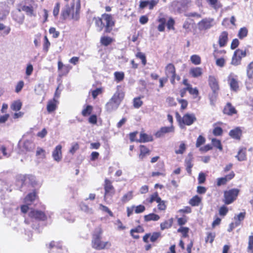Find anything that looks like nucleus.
<instances>
[{"mask_svg":"<svg viewBox=\"0 0 253 253\" xmlns=\"http://www.w3.org/2000/svg\"><path fill=\"white\" fill-rule=\"evenodd\" d=\"M95 26L98 29L99 32L104 29V33H110L115 25L116 21L113 16L111 14L103 13L101 17L93 18Z\"/></svg>","mask_w":253,"mask_h":253,"instance_id":"1","label":"nucleus"},{"mask_svg":"<svg viewBox=\"0 0 253 253\" xmlns=\"http://www.w3.org/2000/svg\"><path fill=\"white\" fill-rule=\"evenodd\" d=\"M103 230L100 226L95 228L92 234L91 246L93 249L101 250L111 247L110 242L101 241Z\"/></svg>","mask_w":253,"mask_h":253,"instance_id":"2","label":"nucleus"},{"mask_svg":"<svg viewBox=\"0 0 253 253\" xmlns=\"http://www.w3.org/2000/svg\"><path fill=\"white\" fill-rule=\"evenodd\" d=\"M74 10V4H72L70 6L69 4H66L65 6L62 8L60 15V18L62 20H66L70 16L71 18L74 20H78L80 18V14L81 10V2L79 0L76 4V11Z\"/></svg>","mask_w":253,"mask_h":253,"instance_id":"3","label":"nucleus"},{"mask_svg":"<svg viewBox=\"0 0 253 253\" xmlns=\"http://www.w3.org/2000/svg\"><path fill=\"white\" fill-rule=\"evenodd\" d=\"M208 83L211 92L208 94V97L211 105H214L216 101L220 90V85L218 79L215 76L210 75L208 77Z\"/></svg>","mask_w":253,"mask_h":253,"instance_id":"4","label":"nucleus"},{"mask_svg":"<svg viewBox=\"0 0 253 253\" xmlns=\"http://www.w3.org/2000/svg\"><path fill=\"white\" fill-rule=\"evenodd\" d=\"M125 93L123 91L116 92L109 101L106 104L105 108L108 112L116 110L124 99Z\"/></svg>","mask_w":253,"mask_h":253,"instance_id":"5","label":"nucleus"},{"mask_svg":"<svg viewBox=\"0 0 253 253\" xmlns=\"http://www.w3.org/2000/svg\"><path fill=\"white\" fill-rule=\"evenodd\" d=\"M157 21L159 23L157 27V29L159 32H164L165 30V26L166 25L167 29L169 30H174L175 29L174 25L175 21L172 18H169L167 22V19L163 13H161L159 14L157 19Z\"/></svg>","mask_w":253,"mask_h":253,"instance_id":"6","label":"nucleus"},{"mask_svg":"<svg viewBox=\"0 0 253 253\" xmlns=\"http://www.w3.org/2000/svg\"><path fill=\"white\" fill-rule=\"evenodd\" d=\"M165 73L167 78H169L170 83L173 85L176 84V81H179L180 77L176 74V68L172 63L168 64L165 68Z\"/></svg>","mask_w":253,"mask_h":253,"instance_id":"7","label":"nucleus"},{"mask_svg":"<svg viewBox=\"0 0 253 253\" xmlns=\"http://www.w3.org/2000/svg\"><path fill=\"white\" fill-rule=\"evenodd\" d=\"M175 118L181 126H191L197 120L194 114L186 113L181 117L177 112L175 113Z\"/></svg>","mask_w":253,"mask_h":253,"instance_id":"8","label":"nucleus"},{"mask_svg":"<svg viewBox=\"0 0 253 253\" xmlns=\"http://www.w3.org/2000/svg\"><path fill=\"white\" fill-rule=\"evenodd\" d=\"M240 190L238 188H232L223 192V202L226 205H230L236 200Z\"/></svg>","mask_w":253,"mask_h":253,"instance_id":"9","label":"nucleus"},{"mask_svg":"<svg viewBox=\"0 0 253 253\" xmlns=\"http://www.w3.org/2000/svg\"><path fill=\"white\" fill-rule=\"evenodd\" d=\"M104 189V198L106 200L107 198L112 197L115 194L116 190L113 185L112 181L107 178L104 179L103 184Z\"/></svg>","mask_w":253,"mask_h":253,"instance_id":"10","label":"nucleus"},{"mask_svg":"<svg viewBox=\"0 0 253 253\" xmlns=\"http://www.w3.org/2000/svg\"><path fill=\"white\" fill-rule=\"evenodd\" d=\"M28 216L30 218L39 221H44L47 219V216L44 211L35 209L30 210Z\"/></svg>","mask_w":253,"mask_h":253,"instance_id":"11","label":"nucleus"},{"mask_svg":"<svg viewBox=\"0 0 253 253\" xmlns=\"http://www.w3.org/2000/svg\"><path fill=\"white\" fill-rule=\"evenodd\" d=\"M246 56V49L243 50L240 48L236 49L232 56L231 64L234 66H238L241 64L242 58Z\"/></svg>","mask_w":253,"mask_h":253,"instance_id":"12","label":"nucleus"},{"mask_svg":"<svg viewBox=\"0 0 253 253\" xmlns=\"http://www.w3.org/2000/svg\"><path fill=\"white\" fill-rule=\"evenodd\" d=\"M227 82L231 90L237 91L239 90V81L237 75L230 73L227 77Z\"/></svg>","mask_w":253,"mask_h":253,"instance_id":"13","label":"nucleus"},{"mask_svg":"<svg viewBox=\"0 0 253 253\" xmlns=\"http://www.w3.org/2000/svg\"><path fill=\"white\" fill-rule=\"evenodd\" d=\"M213 18H204L198 23L199 29L201 31L209 29L213 26Z\"/></svg>","mask_w":253,"mask_h":253,"instance_id":"14","label":"nucleus"},{"mask_svg":"<svg viewBox=\"0 0 253 253\" xmlns=\"http://www.w3.org/2000/svg\"><path fill=\"white\" fill-rule=\"evenodd\" d=\"M246 73L249 81L246 82V85L248 89H250L252 88V84L253 82V61L247 65Z\"/></svg>","mask_w":253,"mask_h":253,"instance_id":"15","label":"nucleus"},{"mask_svg":"<svg viewBox=\"0 0 253 253\" xmlns=\"http://www.w3.org/2000/svg\"><path fill=\"white\" fill-rule=\"evenodd\" d=\"M174 127L173 125H171L170 126H164L160 128L155 134V135L157 138H160L163 137L166 134L174 132Z\"/></svg>","mask_w":253,"mask_h":253,"instance_id":"16","label":"nucleus"},{"mask_svg":"<svg viewBox=\"0 0 253 253\" xmlns=\"http://www.w3.org/2000/svg\"><path fill=\"white\" fill-rule=\"evenodd\" d=\"M72 67L70 65H64L61 60L58 62V71L61 76H66L71 70Z\"/></svg>","mask_w":253,"mask_h":253,"instance_id":"17","label":"nucleus"},{"mask_svg":"<svg viewBox=\"0 0 253 253\" xmlns=\"http://www.w3.org/2000/svg\"><path fill=\"white\" fill-rule=\"evenodd\" d=\"M222 112L225 115L231 116L237 114L238 112L235 107L232 105L231 103L227 102L224 106Z\"/></svg>","mask_w":253,"mask_h":253,"instance_id":"18","label":"nucleus"},{"mask_svg":"<svg viewBox=\"0 0 253 253\" xmlns=\"http://www.w3.org/2000/svg\"><path fill=\"white\" fill-rule=\"evenodd\" d=\"M53 159L56 162H59L62 158V146L60 144L57 145L52 152V154Z\"/></svg>","mask_w":253,"mask_h":253,"instance_id":"19","label":"nucleus"},{"mask_svg":"<svg viewBox=\"0 0 253 253\" xmlns=\"http://www.w3.org/2000/svg\"><path fill=\"white\" fill-rule=\"evenodd\" d=\"M139 153L138 157L139 159L142 160L146 156H149L151 153V150L148 147L144 145H140L139 146Z\"/></svg>","mask_w":253,"mask_h":253,"instance_id":"20","label":"nucleus"},{"mask_svg":"<svg viewBox=\"0 0 253 253\" xmlns=\"http://www.w3.org/2000/svg\"><path fill=\"white\" fill-rule=\"evenodd\" d=\"M228 41V33L227 31L222 32L218 38V43L220 47H224Z\"/></svg>","mask_w":253,"mask_h":253,"instance_id":"21","label":"nucleus"},{"mask_svg":"<svg viewBox=\"0 0 253 253\" xmlns=\"http://www.w3.org/2000/svg\"><path fill=\"white\" fill-rule=\"evenodd\" d=\"M242 134V131L239 127H236L234 129L231 130L229 132V135L230 137L236 140H240L241 139Z\"/></svg>","mask_w":253,"mask_h":253,"instance_id":"22","label":"nucleus"},{"mask_svg":"<svg viewBox=\"0 0 253 253\" xmlns=\"http://www.w3.org/2000/svg\"><path fill=\"white\" fill-rule=\"evenodd\" d=\"M189 74L193 78H198L203 74V69L199 67H192L189 70Z\"/></svg>","mask_w":253,"mask_h":253,"instance_id":"23","label":"nucleus"},{"mask_svg":"<svg viewBox=\"0 0 253 253\" xmlns=\"http://www.w3.org/2000/svg\"><path fill=\"white\" fill-rule=\"evenodd\" d=\"M222 125L223 123L221 122H218L213 124L212 133L214 136H221L222 135L223 132V129L220 126H218Z\"/></svg>","mask_w":253,"mask_h":253,"instance_id":"24","label":"nucleus"},{"mask_svg":"<svg viewBox=\"0 0 253 253\" xmlns=\"http://www.w3.org/2000/svg\"><path fill=\"white\" fill-rule=\"evenodd\" d=\"M58 101L55 98L49 100L47 104V111L50 113L54 112L57 108Z\"/></svg>","mask_w":253,"mask_h":253,"instance_id":"25","label":"nucleus"},{"mask_svg":"<svg viewBox=\"0 0 253 253\" xmlns=\"http://www.w3.org/2000/svg\"><path fill=\"white\" fill-rule=\"evenodd\" d=\"M153 140V138L151 135H148L144 132H141L140 133L139 139L137 140V142L140 143H145L151 142Z\"/></svg>","mask_w":253,"mask_h":253,"instance_id":"26","label":"nucleus"},{"mask_svg":"<svg viewBox=\"0 0 253 253\" xmlns=\"http://www.w3.org/2000/svg\"><path fill=\"white\" fill-rule=\"evenodd\" d=\"M144 232V229L143 227L141 225H138L136 227L130 230V234L133 238L138 239L139 238V236L138 235H134V233H143Z\"/></svg>","mask_w":253,"mask_h":253,"instance_id":"27","label":"nucleus"},{"mask_svg":"<svg viewBox=\"0 0 253 253\" xmlns=\"http://www.w3.org/2000/svg\"><path fill=\"white\" fill-rule=\"evenodd\" d=\"M115 41L114 39L109 36H102L100 38V42L102 45L107 46Z\"/></svg>","mask_w":253,"mask_h":253,"instance_id":"28","label":"nucleus"},{"mask_svg":"<svg viewBox=\"0 0 253 253\" xmlns=\"http://www.w3.org/2000/svg\"><path fill=\"white\" fill-rule=\"evenodd\" d=\"M38 196L36 191L34 190L33 192L29 193L25 198L24 201L28 205H31L36 199Z\"/></svg>","mask_w":253,"mask_h":253,"instance_id":"29","label":"nucleus"},{"mask_svg":"<svg viewBox=\"0 0 253 253\" xmlns=\"http://www.w3.org/2000/svg\"><path fill=\"white\" fill-rule=\"evenodd\" d=\"M246 151L247 149L245 147H242L239 149L237 155L236 156V158L238 161H243L247 159Z\"/></svg>","mask_w":253,"mask_h":253,"instance_id":"30","label":"nucleus"},{"mask_svg":"<svg viewBox=\"0 0 253 253\" xmlns=\"http://www.w3.org/2000/svg\"><path fill=\"white\" fill-rule=\"evenodd\" d=\"M202 198L198 195L194 196L190 200L188 203L192 207H197L200 205L202 202Z\"/></svg>","mask_w":253,"mask_h":253,"instance_id":"31","label":"nucleus"},{"mask_svg":"<svg viewBox=\"0 0 253 253\" xmlns=\"http://www.w3.org/2000/svg\"><path fill=\"white\" fill-rule=\"evenodd\" d=\"M173 222V218H170L168 220H165L164 222L161 223L160 228L161 230H164L170 228Z\"/></svg>","mask_w":253,"mask_h":253,"instance_id":"32","label":"nucleus"},{"mask_svg":"<svg viewBox=\"0 0 253 253\" xmlns=\"http://www.w3.org/2000/svg\"><path fill=\"white\" fill-rule=\"evenodd\" d=\"M160 218L158 214L154 213H151L144 216V220L145 222H149L150 221H158Z\"/></svg>","mask_w":253,"mask_h":253,"instance_id":"33","label":"nucleus"},{"mask_svg":"<svg viewBox=\"0 0 253 253\" xmlns=\"http://www.w3.org/2000/svg\"><path fill=\"white\" fill-rule=\"evenodd\" d=\"M93 106L90 105H86L82 111V115L83 117H87L90 115L93 111Z\"/></svg>","mask_w":253,"mask_h":253,"instance_id":"34","label":"nucleus"},{"mask_svg":"<svg viewBox=\"0 0 253 253\" xmlns=\"http://www.w3.org/2000/svg\"><path fill=\"white\" fill-rule=\"evenodd\" d=\"M143 97V96L135 97L133 99V106L134 108H139L143 105V101L141 98Z\"/></svg>","mask_w":253,"mask_h":253,"instance_id":"35","label":"nucleus"},{"mask_svg":"<svg viewBox=\"0 0 253 253\" xmlns=\"http://www.w3.org/2000/svg\"><path fill=\"white\" fill-rule=\"evenodd\" d=\"M160 199L158 192H155L150 195L149 199H147V201L149 203L151 204L155 201L157 203L160 202Z\"/></svg>","mask_w":253,"mask_h":253,"instance_id":"36","label":"nucleus"},{"mask_svg":"<svg viewBox=\"0 0 253 253\" xmlns=\"http://www.w3.org/2000/svg\"><path fill=\"white\" fill-rule=\"evenodd\" d=\"M248 34V29L246 27H244L240 29L238 33V37L240 39L242 40L244 38L246 37Z\"/></svg>","mask_w":253,"mask_h":253,"instance_id":"37","label":"nucleus"},{"mask_svg":"<svg viewBox=\"0 0 253 253\" xmlns=\"http://www.w3.org/2000/svg\"><path fill=\"white\" fill-rule=\"evenodd\" d=\"M22 103L19 100L14 101L11 105V108L13 111H18L22 107Z\"/></svg>","mask_w":253,"mask_h":253,"instance_id":"38","label":"nucleus"},{"mask_svg":"<svg viewBox=\"0 0 253 253\" xmlns=\"http://www.w3.org/2000/svg\"><path fill=\"white\" fill-rule=\"evenodd\" d=\"M190 61L195 65H200L201 63V57L197 54L191 55L190 57Z\"/></svg>","mask_w":253,"mask_h":253,"instance_id":"39","label":"nucleus"},{"mask_svg":"<svg viewBox=\"0 0 253 253\" xmlns=\"http://www.w3.org/2000/svg\"><path fill=\"white\" fill-rule=\"evenodd\" d=\"M115 80L117 83L122 81L125 78V74L123 72H115L114 74Z\"/></svg>","mask_w":253,"mask_h":253,"instance_id":"40","label":"nucleus"},{"mask_svg":"<svg viewBox=\"0 0 253 253\" xmlns=\"http://www.w3.org/2000/svg\"><path fill=\"white\" fill-rule=\"evenodd\" d=\"M192 161V159H189L185 161L186 170L189 175L192 174V168L193 166Z\"/></svg>","mask_w":253,"mask_h":253,"instance_id":"41","label":"nucleus"},{"mask_svg":"<svg viewBox=\"0 0 253 253\" xmlns=\"http://www.w3.org/2000/svg\"><path fill=\"white\" fill-rule=\"evenodd\" d=\"M133 197L132 191H129L127 193L123 195L121 198V201L123 203H126L130 201Z\"/></svg>","mask_w":253,"mask_h":253,"instance_id":"42","label":"nucleus"},{"mask_svg":"<svg viewBox=\"0 0 253 253\" xmlns=\"http://www.w3.org/2000/svg\"><path fill=\"white\" fill-rule=\"evenodd\" d=\"M21 9L25 11L27 15L32 16L34 15V8L32 6L23 5Z\"/></svg>","mask_w":253,"mask_h":253,"instance_id":"43","label":"nucleus"},{"mask_svg":"<svg viewBox=\"0 0 253 253\" xmlns=\"http://www.w3.org/2000/svg\"><path fill=\"white\" fill-rule=\"evenodd\" d=\"M135 56L136 58H139L141 60L142 64L143 66H145L146 65L147 59L144 53L141 52H138L136 53Z\"/></svg>","mask_w":253,"mask_h":253,"instance_id":"44","label":"nucleus"},{"mask_svg":"<svg viewBox=\"0 0 253 253\" xmlns=\"http://www.w3.org/2000/svg\"><path fill=\"white\" fill-rule=\"evenodd\" d=\"M215 232H208L207 233V236L205 238L206 243L209 242L212 244L215 239Z\"/></svg>","mask_w":253,"mask_h":253,"instance_id":"45","label":"nucleus"},{"mask_svg":"<svg viewBox=\"0 0 253 253\" xmlns=\"http://www.w3.org/2000/svg\"><path fill=\"white\" fill-rule=\"evenodd\" d=\"M225 205L221 206L218 210L219 215L222 217L226 216L229 211L228 208Z\"/></svg>","mask_w":253,"mask_h":253,"instance_id":"46","label":"nucleus"},{"mask_svg":"<svg viewBox=\"0 0 253 253\" xmlns=\"http://www.w3.org/2000/svg\"><path fill=\"white\" fill-rule=\"evenodd\" d=\"M247 252L248 253H253V234L249 237Z\"/></svg>","mask_w":253,"mask_h":253,"instance_id":"47","label":"nucleus"},{"mask_svg":"<svg viewBox=\"0 0 253 253\" xmlns=\"http://www.w3.org/2000/svg\"><path fill=\"white\" fill-rule=\"evenodd\" d=\"M226 53V51L224 49L219 50L217 48H215L212 54L214 58L219 57L221 55H224Z\"/></svg>","mask_w":253,"mask_h":253,"instance_id":"48","label":"nucleus"},{"mask_svg":"<svg viewBox=\"0 0 253 253\" xmlns=\"http://www.w3.org/2000/svg\"><path fill=\"white\" fill-rule=\"evenodd\" d=\"M211 142L212 145L214 147H216V148L218 149L220 151L222 150V146L220 140H218L216 138H212L211 139Z\"/></svg>","mask_w":253,"mask_h":253,"instance_id":"49","label":"nucleus"},{"mask_svg":"<svg viewBox=\"0 0 253 253\" xmlns=\"http://www.w3.org/2000/svg\"><path fill=\"white\" fill-rule=\"evenodd\" d=\"M177 101L180 104V110L183 111L185 110L188 106V101L186 99H178Z\"/></svg>","mask_w":253,"mask_h":253,"instance_id":"50","label":"nucleus"},{"mask_svg":"<svg viewBox=\"0 0 253 253\" xmlns=\"http://www.w3.org/2000/svg\"><path fill=\"white\" fill-rule=\"evenodd\" d=\"M134 212L137 214L143 212L146 209L145 207L143 205H134Z\"/></svg>","mask_w":253,"mask_h":253,"instance_id":"51","label":"nucleus"},{"mask_svg":"<svg viewBox=\"0 0 253 253\" xmlns=\"http://www.w3.org/2000/svg\"><path fill=\"white\" fill-rule=\"evenodd\" d=\"M60 8V3L57 2L54 7L53 10V15L55 18H57L59 15Z\"/></svg>","mask_w":253,"mask_h":253,"instance_id":"52","label":"nucleus"},{"mask_svg":"<svg viewBox=\"0 0 253 253\" xmlns=\"http://www.w3.org/2000/svg\"><path fill=\"white\" fill-rule=\"evenodd\" d=\"M206 142V138L202 135H199L196 140V146L198 148L202 145L204 144Z\"/></svg>","mask_w":253,"mask_h":253,"instance_id":"53","label":"nucleus"},{"mask_svg":"<svg viewBox=\"0 0 253 253\" xmlns=\"http://www.w3.org/2000/svg\"><path fill=\"white\" fill-rule=\"evenodd\" d=\"M50 45V43L48 40V38L46 36L44 37V42L43 44V50L45 52H47L48 51L49 46Z\"/></svg>","mask_w":253,"mask_h":253,"instance_id":"54","label":"nucleus"},{"mask_svg":"<svg viewBox=\"0 0 253 253\" xmlns=\"http://www.w3.org/2000/svg\"><path fill=\"white\" fill-rule=\"evenodd\" d=\"M161 237V234L159 232H153L151 234L150 240L151 242H155L159 238Z\"/></svg>","mask_w":253,"mask_h":253,"instance_id":"55","label":"nucleus"},{"mask_svg":"<svg viewBox=\"0 0 253 253\" xmlns=\"http://www.w3.org/2000/svg\"><path fill=\"white\" fill-rule=\"evenodd\" d=\"M166 201H164V200H162L161 199V198L160 199V201L159 202H157L158 203V206H157V207H158V209L159 210V211H164L166 210L167 209V205H166Z\"/></svg>","mask_w":253,"mask_h":253,"instance_id":"56","label":"nucleus"},{"mask_svg":"<svg viewBox=\"0 0 253 253\" xmlns=\"http://www.w3.org/2000/svg\"><path fill=\"white\" fill-rule=\"evenodd\" d=\"M166 102L169 106H175L176 105V102L175 101L174 98L171 96H168L166 99Z\"/></svg>","mask_w":253,"mask_h":253,"instance_id":"57","label":"nucleus"},{"mask_svg":"<svg viewBox=\"0 0 253 253\" xmlns=\"http://www.w3.org/2000/svg\"><path fill=\"white\" fill-rule=\"evenodd\" d=\"M189 228L186 227H181L177 230L178 232H180L182 234L184 237L188 236V233L189 232Z\"/></svg>","mask_w":253,"mask_h":253,"instance_id":"58","label":"nucleus"},{"mask_svg":"<svg viewBox=\"0 0 253 253\" xmlns=\"http://www.w3.org/2000/svg\"><path fill=\"white\" fill-rule=\"evenodd\" d=\"M227 183L225 178L223 177H219L216 179V185L217 187H220L222 185H225Z\"/></svg>","mask_w":253,"mask_h":253,"instance_id":"59","label":"nucleus"},{"mask_svg":"<svg viewBox=\"0 0 253 253\" xmlns=\"http://www.w3.org/2000/svg\"><path fill=\"white\" fill-rule=\"evenodd\" d=\"M216 59L215 64L219 67H223L225 64V60L223 57H218Z\"/></svg>","mask_w":253,"mask_h":253,"instance_id":"60","label":"nucleus"},{"mask_svg":"<svg viewBox=\"0 0 253 253\" xmlns=\"http://www.w3.org/2000/svg\"><path fill=\"white\" fill-rule=\"evenodd\" d=\"M188 91L191 95L194 96V98H197L199 94V90L196 87L193 88L192 87L188 90Z\"/></svg>","mask_w":253,"mask_h":253,"instance_id":"61","label":"nucleus"},{"mask_svg":"<svg viewBox=\"0 0 253 253\" xmlns=\"http://www.w3.org/2000/svg\"><path fill=\"white\" fill-rule=\"evenodd\" d=\"M186 150V146L184 143L181 142L179 145V149L176 150L175 152L177 154H182Z\"/></svg>","mask_w":253,"mask_h":253,"instance_id":"62","label":"nucleus"},{"mask_svg":"<svg viewBox=\"0 0 253 253\" xmlns=\"http://www.w3.org/2000/svg\"><path fill=\"white\" fill-rule=\"evenodd\" d=\"M49 33L50 34L52 35V37L53 38H58L60 35L59 32L56 31L54 27H50L49 29Z\"/></svg>","mask_w":253,"mask_h":253,"instance_id":"63","label":"nucleus"},{"mask_svg":"<svg viewBox=\"0 0 253 253\" xmlns=\"http://www.w3.org/2000/svg\"><path fill=\"white\" fill-rule=\"evenodd\" d=\"M103 92L102 88H97L96 89L93 90L91 92L92 96L93 99H95L97 96L101 94Z\"/></svg>","mask_w":253,"mask_h":253,"instance_id":"64","label":"nucleus"}]
</instances>
